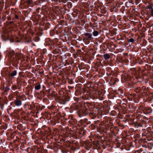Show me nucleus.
<instances>
[{"mask_svg":"<svg viewBox=\"0 0 153 153\" xmlns=\"http://www.w3.org/2000/svg\"><path fill=\"white\" fill-rule=\"evenodd\" d=\"M15 103L16 106H19L21 105L22 102L19 100H16L15 101Z\"/></svg>","mask_w":153,"mask_h":153,"instance_id":"1","label":"nucleus"},{"mask_svg":"<svg viewBox=\"0 0 153 153\" xmlns=\"http://www.w3.org/2000/svg\"><path fill=\"white\" fill-rule=\"evenodd\" d=\"M85 35L88 37L87 39L89 40L91 37V35L88 33H85Z\"/></svg>","mask_w":153,"mask_h":153,"instance_id":"2","label":"nucleus"},{"mask_svg":"<svg viewBox=\"0 0 153 153\" xmlns=\"http://www.w3.org/2000/svg\"><path fill=\"white\" fill-rule=\"evenodd\" d=\"M93 33L94 36H96L98 35V32L97 31H94V32H93Z\"/></svg>","mask_w":153,"mask_h":153,"instance_id":"3","label":"nucleus"},{"mask_svg":"<svg viewBox=\"0 0 153 153\" xmlns=\"http://www.w3.org/2000/svg\"><path fill=\"white\" fill-rule=\"evenodd\" d=\"M104 57L105 59H107L109 58V56L108 54H105L104 55Z\"/></svg>","mask_w":153,"mask_h":153,"instance_id":"4","label":"nucleus"},{"mask_svg":"<svg viewBox=\"0 0 153 153\" xmlns=\"http://www.w3.org/2000/svg\"><path fill=\"white\" fill-rule=\"evenodd\" d=\"M17 72L16 71H13L12 73L10 74V75L13 76H14L16 75V74Z\"/></svg>","mask_w":153,"mask_h":153,"instance_id":"5","label":"nucleus"},{"mask_svg":"<svg viewBox=\"0 0 153 153\" xmlns=\"http://www.w3.org/2000/svg\"><path fill=\"white\" fill-rule=\"evenodd\" d=\"M35 88L37 90H39L40 88V85H36L35 87Z\"/></svg>","mask_w":153,"mask_h":153,"instance_id":"6","label":"nucleus"},{"mask_svg":"<svg viewBox=\"0 0 153 153\" xmlns=\"http://www.w3.org/2000/svg\"><path fill=\"white\" fill-rule=\"evenodd\" d=\"M129 42H133L134 40L133 38H131L129 39Z\"/></svg>","mask_w":153,"mask_h":153,"instance_id":"7","label":"nucleus"},{"mask_svg":"<svg viewBox=\"0 0 153 153\" xmlns=\"http://www.w3.org/2000/svg\"><path fill=\"white\" fill-rule=\"evenodd\" d=\"M151 14L152 16H153V9H152L151 10Z\"/></svg>","mask_w":153,"mask_h":153,"instance_id":"8","label":"nucleus"}]
</instances>
